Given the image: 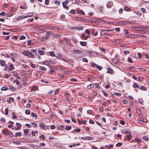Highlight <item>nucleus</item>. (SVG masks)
I'll use <instances>...</instances> for the list:
<instances>
[{"label":"nucleus","instance_id":"obj_38","mask_svg":"<svg viewBox=\"0 0 149 149\" xmlns=\"http://www.w3.org/2000/svg\"><path fill=\"white\" fill-rule=\"evenodd\" d=\"M56 58H57L60 59L61 58V54H57L56 56Z\"/></svg>","mask_w":149,"mask_h":149},{"label":"nucleus","instance_id":"obj_2","mask_svg":"<svg viewBox=\"0 0 149 149\" xmlns=\"http://www.w3.org/2000/svg\"><path fill=\"white\" fill-rule=\"evenodd\" d=\"M133 28H134V29L135 30L138 31H142L143 32V33H145L146 32V31L145 30H142V26L138 27V26H135V27H133Z\"/></svg>","mask_w":149,"mask_h":149},{"label":"nucleus","instance_id":"obj_45","mask_svg":"<svg viewBox=\"0 0 149 149\" xmlns=\"http://www.w3.org/2000/svg\"><path fill=\"white\" fill-rule=\"evenodd\" d=\"M47 32H48V34H49V36L50 37L51 36V35H54V32L52 31H47Z\"/></svg>","mask_w":149,"mask_h":149},{"label":"nucleus","instance_id":"obj_36","mask_svg":"<svg viewBox=\"0 0 149 149\" xmlns=\"http://www.w3.org/2000/svg\"><path fill=\"white\" fill-rule=\"evenodd\" d=\"M93 85L92 84H91L89 85H88L87 87L88 88H93Z\"/></svg>","mask_w":149,"mask_h":149},{"label":"nucleus","instance_id":"obj_61","mask_svg":"<svg viewBox=\"0 0 149 149\" xmlns=\"http://www.w3.org/2000/svg\"><path fill=\"white\" fill-rule=\"evenodd\" d=\"M82 60L83 62H88V60L86 58H83L82 59Z\"/></svg>","mask_w":149,"mask_h":149},{"label":"nucleus","instance_id":"obj_32","mask_svg":"<svg viewBox=\"0 0 149 149\" xmlns=\"http://www.w3.org/2000/svg\"><path fill=\"white\" fill-rule=\"evenodd\" d=\"M49 53L50 56H52L54 57L55 56V54L53 52H50Z\"/></svg>","mask_w":149,"mask_h":149},{"label":"nucleus","instance_id":"obj_14","mask_svg":"<svg viewBox=\"0 0 149 149\" xmlns=\"http://www.w3.org/2000/svg\"><path fill=\"white\" fill-rule=\"evenodd\" d=\"M80 44L81 46H83L85 47L87 45V43L85 42H80Z\"/></svg>","mask_w":149,"mask_h":149},{"label":"nucleus","instance_id":"obj_4","mask_svg":"<svg viewBox=\"0 0 149 149\" xmlns=\"http://www.w3.org/2000/svg\"><path fill=\"white\" fill-rule=\"evenodd\" d=\"M13 72V73H15L13 75V76L16 77V78L17 79H21L20 77L18 75V73L17 72L14 71Z\"/></svg>","mask_w":149,"mask_h":149},{"label":"nucleus","instance_id":"obj_47","mask_svg":"<svg viewBox=\"0 0 149 149\" xmlns=\"http://www.w3.org/2000/svg\"><path fill=\"white\" fill-rule=\"evenodd\" d=\"M65 19V16L64 15H62L60 17V19L62 20H64Z\"/></svg>","mask_w":149,"mask_h":149},{"label":"nucleus","instance_id":"obj_40","mask_svg":"<svg viewBox=\"0 0 149 149\" xmlns=\"http://www.w3.org/2000/svg\"><path fill=\"white\" fill-rule=\"evenodd\" d=\"M92 66L94 68H97V67L98 66V65H97L95 63H93L92 64Z\"/></svg>","mask_w":149,"mask_h":149},{"label":"nucleus","instance_id":"obj_46","mask_svg":"<svg viewBox=\"0 0 149 149\" xmlns=\"http://www.w3.org/2000/svg\"><path fill=\"white\" fill-rule=\"evenodd\" d=\"M84 12L81 10H78L77 11V13L79 14H82Z\"/></svg>","mask_w":149,"mask_h":149},{"label":"nucleus","instance_id":"obj_24","mask_svg":"<svg viewBox=\"0 0 149 149\" xmlns=\"http://www.w3.org/2000/svg\"><path fill=\"white\" fill-rule=\"evenodd\" d=\"M49 36V34H48V32L47 31L44 36L45 39H47Z\"/></svg>","mask_w":149,"mask_h":149},{"label":"nucleus","instance_id":"obj_53","mask_svg":"<svg viewBox=\"0 0 149 149\" xmlns=\"http://www.w3.org/2000/svg\"><path fill=\"white\" fill-rule=\"evenodd\" d=\"M69 13L71 14H75L76 12L74 10H72L70 11Z\"/></svg>","mask_w":149,"mask_h":149},{"label":"nucleus","instance_id":"obj_27","mask_svg":"<svg viewBox=\"0 0 149 149\" xmlns=\"http://www.w3.org/2000/svg\"><path fill=\"white\" fill-rule=\"evenodd\" d=\"M29 131V129H24V132L25 133V135H27Z\"/></svg>","mask_w":149,"mask_h":149},{"label":"nucleus","instance_id":"obj_11","mask_svg":"<svg viewBox=\"0 0 149 149\" xmlns=\"http://www.w3.org/2000/svg\"><path fill=\"white\" fill-rule=\"evenodd\" d=\"M62 36L59 34H57L55 35H54L53 36V38H60Z\"/></svg>","mask_w":149,"mask_h":149},{"label":"nucleus","instance_id":"obj_55","mask_svg":"<svg viewBox=\"0 0 149 149\" xmlns=\"http://www.w3.org/2000/svg\"><path fill=\"white\" fill-rule=\"evenodd\" d=\"M127 60H128V61L129 62H130V63H132V58H131L130 57H128Z\"/></svg>","mask_w":149,"mask_h":149},{"label":"nucleus","instance_id":"obj_62","mask_svg":"<svg viewBox=\"0 0 149 149\" xmlns=\"http://www.w3.org/2000/svg\"><path fill=\"white\" fill-rule=\"evenodd\" d=\"M139 102L141 104L143 102V99L141 98H140L139 99Z\"/></svg>","mask_w":149,"mask_h":149},{"label":"nucleus","instance_id":"obj_18","mask_svg":"<svg viewBox=\"0 0 149 149\" xmlns=\"http://www.w3.org/2000/svg\"><path fill=\"white\" fill-rule=\"evenodd\" d=\"M87 122V121L85 120H84L83 121L80 120L79 121V124H85Z\"/></svg>","mask_w":149,"mask_h":149},{"label":"nucleus","instance_id":"obj_64","mask_svg":"<svg viewBox=\"0 0 149 149\" xmlns=\"http://www.w3.org/2000/svg\"><path fill=\"white\" fill-rule=\"evenodd\" d=\"M120 123L122 125H124L125 123V122L123 120H121L120 121Z\"/></svg>","mask_w":149,"mask_h":149},{"label":"nucleus","instance_id":"obj_15","mask_svg":"<svg viewBox=\"0 0 149 149\" xmlns=\"http://www.w3.org/2000/svg\"><path fill=\"white\" fill-rule=\"evenodd\" d=\"M39 126L42 129H44L45 128V125L44 124L42 123H40Z\"/></svg>","mask_w":149,"mask_h":149},{"label":"nucleus","instance_id":"obj_26","mask_svg":"<svg viewBox=\"0 0 149 149\" xmlns=\"http://www.w3.org/2000/svg\"><path fill=\"white\" fill-rule=\"evenodd\" d=\"M13 15L12 13H9L6 14V16L7 17H10Z\"/></svg>","mask_w":149,"mask_h":149},{"label":"nucleus","instance_id":"obj_9","mask_svg":"<svg viewBox=\"0 0 149 149\" xmlns=\"http://www.w3.org/2000/svg\"><path fill=\"white\" fill-rule=\"evenodd\" d=\"M16 125L17 126V127H15V129L16 130H19L21 127V124L19 123H16Z\"/></svg>","mask_w":149,"mask_h":149},{"label":"nucleus","instance_id":"obj_30","mask_svg":"<svg viewBox=\"0 0 149 149\" xmlns=\"http://www.w3.org/2000/svg\"><path fill=\"white\" fill-rule=\"evenodd\" d=\"M31 116L33 117H35V118L36 119V117H37L38 115L35 113L32 112L31 113Z\"/></svg>","mask_w":149,"mask_h":149},{"label":"nucleus","instance_id":"obj_21","mask_svg":"<svg viewBox=\"0 0 149 149\" xmlns=\"http://www.w3.org/2000/svg\"><path fill=\"white\" fill-rule=\"evenodd\" d=\"M63 6V8L67 10H68L69 9V7L68 6H66L67 4H65L64 2L62 3Z\"/></svg>","mask_w":149,"mask_h":149},{"label":"nucleus","instance_id":"obj_8","mask_svg":"<svg viewBox=\"0 0 149 149\" xmlns=\"http://www.w3.org/2000/svg\"><path fill=\"white\" fill-rule=\"evenodd\" d=\"M63 40L66 42L67 45H68L69 44L70 46L71 45V44L70 43V40L67 39L65 37L63 38Z\"/></svg>","mask_w":149,"mask_h":149},{"label":"nucleus","instance_id":"obj_60","mask_svg":"<svg viewBox=\"0 0 149 149\" xmlns=\"http://www.w3.org/2000/svg\"><path fill=\"white\" fill-rule=\"evenodd\" d=\"M85 32L86 34L88 35H90V31L88 29L86 30L85 31Z\"/></svg>","mask_w":149,"mask_h":149},{"label":"nucleus","instance_id":"obj_52","mask_svg":"<svg viewBox=\"0 0 149 149\" xmlns=\"http://www.w3.org/2000/svg\"><path fill=\"white\" fill-rule=\"evenodd\" d=\"M8 135L9 136L11 137L13 136V132H11V131H9Z\"/></svg>","mask_w":149,"mask_h":149},{"label":"nucleus","instance_id":"obj_19","mask_svg":"<svg viewBox=\"0 0 149 149\" xmlns=\"http://www.w3.org/2000/svg\"><path fill=\"white\" fill-rule=\"evenodd\" d=\"M83 27H74V29L76 30H80L83 29Z\"/></svg>","mask_w":149,"mask_h":149},{"label":"nucleus","instance_id":"obj_7","mask_svg":"<svg viewBox=\"0 0 149 149\" xmlns=\"http://www.w3.org/2000/svg\"><path fill=\"white\" fill-rule=\"evenodd\" d=\"M14 99L13 98L10 97L7 100V102L9 103H11V102H13L14 101Z\"/></svg>","mask_w":149,"mask_h":149},{"label":"nucleus","instance_id":"obj_54","mask_svg":"<svg viewBox=\"0 0 149 149\" xmlns=\"http://www.w3.org/2000/svg\"><path fill=\"white\" fill-rule=\"evenodd\" d=\"M8 108H7V109H5V114L6 115H7L8 114Z\"/></svg>","mask_w":149,"mask_h":149},{"label":"nucleus","instance_id":"obj_63","mask_svg":"<svg viewBox=\"0 0 149 149\" xmlns=\"http://www.w3.org/2000/svg\"><path fill=\"white\" fill-rule=\"evenodd\" d=\"M10 89L12 91H15V89L14 87H13L12 86H11L10 87Z\"/></svg>","mask_w":149,"mask_h":149},{"label":"nucleus","instance_id":"obj_56","mask_svg":"<svg viewBox=\"0 0 149 149\" xmlns=\"http://www.w3.org/2000/svg\"><path fill=\"white\" fill-rule=\"evenodd\" d=\"M25 38H26L24 36L22 35V36H20V38H19V39L20 40H24V39H25Z\"/></svg>","mask_w":149,"mask_h":149},{"label":"nucleus","instance_id":"obj_12","mask_svg":"<svg viewBox=\"0 0 149 149\" xmlns=\"http://www.w3.org/2000/svg\"><path fill=\"white\" fill-rule=\"evenodd\" d=\"M54 29L56 30L59 31L61 29L55 26H49V29Z\"/></svg>","mask_w":149,"mask_h":149},{"label":"nucleus","instance_id":"obj_59","mask_svg":"<svg viewBox=\"0 0 149 149\" xmlns=\"http://www.w3.org/2000/svg\"><path fill=\"white\" fill-rule=\"evenodd\" d=\"M143 139L145 141H147L148 140V138L146 136H144Z\"/></svg>","mask_w":149,"mask_h":149},{"label":"nucleus","instance_id":"obj_10","mask_svg":"<svg viewBox=\"0 0 149 149\" xmlns=\"http://www.w3.org/2000/svg\"><path fill=\"white\" fill-rule=\"evenodd\" d=\"M108 70L107 72V73H110L111 74H112L113 73V71L111 68L108 67L107 68Z\"/></svg>","mask_w":149,"mask_h":149},{"label":"nucleus","instance_id":"obj_29","mask_svg":"<svg viewBox=\"0 0 149 149\" xmlns=\"http://www.w3.org/2000/svg\"><path fill=\"white\" fill-rule=\"evenodd\" d=\"M133 86L134 88H139V86L136 83H134L133 85Z\"/></svg>","mask_w":149,"mask_h":149},{"label":"nucleus","instance_id":"obj_43","mask_svg":"<svg viewBox=\"0 0 149 149\" xmlns=\"http://www.w3.org/2000/svg\"><path fill=\"white\" fill-rule=\"evenodd\" d=\"M102 92L104 94V96L105 97H108V94L107 93L104 91H102Z\"/></svg>","mask_w":149,"mask_h":149},{"label":"nucleus","instance_id":"obj_51","mask_svg":"<svg viewBox=\"0 0 149 149\" xmlns=\"http://www.w3.org/2000/svg\"><path fill=\"white\" fill-rule=\"evenodd\" d=\"M142 29H149V26H142Z\"/></svg>","mask_w":149,"mask_h":149},{"label":"nucleus","instance_id":"obj_23","mask_svg":"<svg viewBox=\"0 0 149 149\" xmlns=\"http://www.w3.org/2000/svg\"><path fill=\"white\" fill-rule=\"evenodd\" d=\"M22 135V134L21 132H17L15 134V135L14 136L15 137H17V136H21Z\"/></svg>","mask_w":149,"mask_h":149},{"label":"nucleus","instance_id":"obj_44","mask_svg":"<svg viewBox=\"0 0 149 149\" xmlns=\"http://www.w3.org/2000/svg\"><path fill=\"white\" fill-rule=\"evenodd\" d=\"M132 137V135L131 134H129L127 136V139L128 141H129L130 140V138Z\"/></svg>","mask_w":149,"mask_h":149},{"label":"nucleus","instance_id":"obj_31","mask_svg":"<svg viewBox=\"0 0 149 149\" xmlns=\"http://www.w3.org/2000/svg\"><path fill=\"white\" fill-rule=\"evenodd\" d=\"M124 9L125 11H130L131 10V9L130 8L126 6L124 7Z\"/></svg>","mask_w":149,"mask_h":149},{"label":"nucleus","instance_id":"obj_1","mask_svg":"<svg viewBox=\"0 0 149 149\" xmlns=\"http://www.w3.org/2000/svg\"><path fill=\"white\" fill-rule=\"evenodd\" d=\"M73 52H76L75 53V54H76V56L77 57H81V54L82 53V52L81 51H79L78 50H75L73 49Z\"/></svg>","mask_w":149,"mask_h":149},{"label":"nucleus","instance_id":"obj_37","mask_svg":"<svg viewBox=\"0 0 149 149\" xmlns=\"http://www.w3.org/2000/svg\"><path fill=\"white\" fill-rule=\"evenodd\" d=\"M10 68L9 69L10 71L12 70H13L15 69V68L13 66V65L12 64H10Z\"/></svg>","mask_w":149,"mask_h":149},{"label":"nucleus","instance_id":"obj_41","mask_svg":"<svg viewBox=\"0 0 149 149\" xmlns=\"http://www.w3.org/2000/svg\"><path fill=\"white\" fill-rule=\"evenodd\" d=\"M13 143L14 144L17 145H19L21 144V143L18 141H13Z\"/></svg>","mask_w":149,"mask_h":149},{"label":"nucleus","instance_id":"obj_5","mask_svg":"<svg viewBox=\"0 0 149 149\" xmlns=\"http://www.w3.org/2000/svg\"><path fill=\"white\" fill-rule=\"evenodd\" d=\"M30 52L29 51H24L23 52V54L25 56H29Z\"/></svg>","mask_w":149,"mask_h":149},{"label":"nucleus","instance_id":"obj_13","mask_svg":"<svg viewBox=\"0 0 149 149\" xmlns=\"http://www.w3.org/2000/svg\"><path fill=\"white\" fill-rule=\"evenodd\" d=\"M83 21L91 23H93L95 22L93 21L85 19H83Z\"/></svg>","mask_w":149,"mask_h":149},{"label":"nucleus","instance_id":"obj_34","mask_svg":"<svg viewBox=\"0 0 149 149\" xmlns=\"http://www.w3.org/2000/svg\"><path fill=\"white\" fill-rule=\"evenodd\" d=\"M71 128V127L70 126H66L65 127V130H69Z\"/></svg>","mask_w":149,"mask_h":149},{"label":"nucleus","instance_id":"obj_6","mask_svg":"<svg viewBox=\"0 0 149 149\" xmlns=\"http://www.w3.org/2000/svg\"><path fill=\"white\" fill-rule=\"evenodd\" d=\"M122 132L124 134H131V133L130 130H127L126 129H123L122 130Z\"/></svg>","mask_w":149,"mask_h":149},{"label":"nucleus","instance_id":"obj_57","mask_svg":"<svg viewBox=\"0 0 149 149\" xmlns=\"http://www.w3.org/2000/svg\"><path fill=\"white\" fill-rule=\"evenodd\" d=\"M122 145V143H118L116 144V146L117 147H120Z\"/></svg>","mask_w":149,"mask_h":149},{"label":"nucleus","instance_id":"obj_49","mask_svg":"<svg viewBox=\"0 0 149 149\" xmlns=\"http://www.w3.org/2000/svg\"><path fill=\"white\" fill-rule=\"evenodd\" d=\"M32 40H29L27 42V45H28L29 46L31 45V44H32Z\"/></svg>","mask_w":149,"mask_h":149},{"label":"nucleus","instance_id":"obj_35","mask_svg":"<svg viewBox=\"0 0 149 149\" xmlns=\"http://www.w3.org/2000/svg\"><path fill=\"white\" fill-rule=\"evenodd\" d=\"M30 111L28 109L26 110L25 111V113L26 114L29 115L30 114Z\"/></svg>","mask_w":149,"mask_h":149},{"label":"nucleus","instance_id":"obj_48","mask_svg":"<svg viewBox=\"0 0 149 149\" xmlns=\"http://www.w3.org/2000/svg\"><path fill=\"white\" fill-rule=\"evenodd\" d=\"M82 1L83 2L85 3L88 4H89L88 3L90 2V1L87 0H82Z\"/></svg>","mask_w":149,"mask_h":149},{"label":"nucleus","instance_id":"obj_16","mask_svg":"<svg viewBox=\"0 0 149 149\" xmlns=\"http://www.w3.org/2000/svg\"><path fill=\"white\" fill-rule=\"evenodd\" d=\"M0 63L1 65L2 66H3L5 65V62L4 60H0Z\"/></svg>","mask_w":149,"mask_h":149},{"label":"nucleus","instance_id":"obj_22","mask_svg":"<svg viewBox=\"0 0 149 149\" xmlns=\"http://www.w3.org/2000/svg\"><path fill=\"white\" fill-rule=\"evenodd\" d=\"M39 69L40 70L44 71H46L47 70L46 68L45 67L42 66H40L39 67Z\"/></svg>","mask_w":149,"mask_h":149},{"label":"nucleus","instance_id":"obj_58","mask_svg":"<svg viewBox=\"0 0 149 149\" xmlns=\"http://www.w3.org/2000/svg\"><path fill=\"white\" fill-rule=\"evenodd\" d=\"M99 9L100 11L101 12H103L104 10L103 7L102 6H100Z\"/></svg>","mask_w":149,"mask_h":149},{"label":"nucleus","instance_id":"obj_3","mask_svg":"<svg viewBox=\"0 0 149 149\" xmlns=\"http://www.w3.org/2000/svg\"><path fill=\"white\" fill-rule=\"evenodd\" d=\"M127 23L129 24H132L131 22H127L126 21H123L122 22H118L119 24L120 25H125Z\"/></svg>","mask_w":149,"mask_h":149},{"label":"nucleus","instance_id":"obj_33","mask_svg":"<svg viewBox=\"0 0 149 149\" xmlns=\"http://www.w3.org/2000/svg\"><path fill=\"white\" fill-rule=\"evenodd\" d=\"M134 140L136 142H137L138 143H140L141 141L140 139H139L137 138H135L134 139Z\"/></svg>","mask_w":149,"mask_h":149},{"label":"nucleus","instance_id":"obj_42","mask_svg":"<svg viewBox=\"0 0 149 149\" xmlns=\"http://www.w3.org/2000/svg\"><path fill=\"white\" fill-rule=\"evenodd\" d=\"M43 64L47 65H48L49 64V63L47 61H45L43 62Z\"/></svg>","mask_w":149,"mask_h":149},{"label":"nucleus","instance_id":"obj_39","mask_svg":"<svg viewBox=\"0 0 149 149\" xmlns=\"http://www.w3.org/2000/svg\"><path fill=\"white\" fill-rule=\"evenodd\" d=\"M140 89L141 90H143L145 91L147 90L146 88L143 86H141L140 87Z\"/></svg>","mask_w":149,"mask_h":149},{"label":"nucleus","instance_id":"obj_17","mask_svg":"<svg viewBox=\"0 0 149 149\" xmlns=\"http://www.w3.org/2000/svg\"><path fill=\"white\" fill-rule=\"evenodd\" d=\"M112 5V2H111V1L109 2H108L107 5V7L109 8H110L111 7Z\"/></svg>","mask_w":149,"mask_h":149},{"label":"nucleus","instance_id":"obj_25","mask_svg":"<svg viewBox=\"0 0 149 149\" xmlns=\"http://www.w3.org/2000/svg\"><path fill=\"white\" fill-rule=\"evenodd\" d=\"M8 88L6 86L3 87H1V90L2 91H6V90H8Z\"/></svg>","mask_w":149,"mask_h":149},{"label":"nucleus","instance_id":"obj_20","mask_svg":"<svg viewBox=\"0 0 149 149\" xmlns=\"http://www.w3.org/2000/svg\"><path fill=\"white\" fill-rule=\"evenodd\" d=\"M38 52L40 55H42L45 54V52L40 50H38Z\"/></svg>","mask_w":149,"mask_h":149},{"label":"nucleus","instance_id":"obj_50","mask_svg":"<svg viewBox=\"0 0 149 149\" xmlns=\"http://www.w3.org/2000/svg\"><path fill=\"white\" fill-rule=\"evenodd\" d=\"M29 53V57L31 58L34 56V55L31 52H30V53Z\"/></svg>","mask_w":149,"mask_h":149},{"label":"nucleus","instance_id":"obj_28","mask_svg":"<svg viewBox=\"0 0 149 149\" xmlns=\"http://www.w3.org/2000/svg\"><path fill=\"white\" fill-rule=\"evenodd\" d=\"M83 18L79 17H76V19H75L77 20H79V21H82L83 20Z\"/></svg>","mask_w":149,"mask_h":149}]
</instances>
